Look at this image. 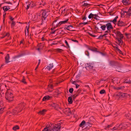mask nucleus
Masks as SVG:
<instances>
[{"mask_svg": "<svg viewBox=\"0 0 131 131\" xmlns=\"http://www.w3.org/2000/svg\"><path fill=\"white\" fill-rule=\"evenodd\" d=\"M29 4L30 5V8L33 7L34 6V5H33L32 3H30V4Z\"/></svg>", "mask_w": 131, "mask_h": 131, "instance_id": "nucleus-47", "label": "nucleus"}, {"mask_svg": "<svg viewBox=\"0 0 131 131\" xmlns=\"http://www.w3.org/2000/svg\"><path fill=\"white\" fill-rule=\"evenodd\" d=\"M50 98V96L49 95L46 96L43 98L42 101H46L48 100Z\"/></svg>", "mask_w": 131, "mask_h": 131, "instance_id": "nucleus-16", "label": "nucleus"}, {"mask_svg": "<svg viewBox=\"0 0 131 131\" xmlns=\"http://www.w3.org/2000/svg\"><path fill=\"white\" fill-rule=\"evenodd\" d=\"M10 19L12 20V21H13V20L14 19V18H13L12 17H11L10 18Z\"/></svg>", "mask_w": 131, "mask_h": 131, "instance_id": "nucleus-59", "label": "nucleus"}, {"mask_svg": "<svg viewBox=\"0 0 131 131\" xmlns=\"http://www.w3.org/2000/svg\"><path fill=\"white\" fill-rule=\"evenodd\" d=\"M88 24V22H84V23H81L79 24L80 25H81L82 24H83V25H85Z\"/></svg>", "mask_w": 131, "mask_h": 131, "instance_id": "nucleus-45", "label": "nucleus"}, {"mask_svg": "<svg viewBox=\"0 0 131 131\" xmlns=\"http://www.w3.org/2000/svg\"><path fill=\"white\" fill-rule=\"evenodd\" d=\"M19 129V127L18 125H16L14 126L13 128V129L14 130H16Z\"/></svg>", "mask_w": 131, "mask_h": 131, "instance_id": "nucleus-26", "label": "nucleus"}, {"mask_svg": "<svg viewBox=\"0 0 131 131\" xmlns=\"http://www.w3.org/2000/svg\"><path fill=\"white\" fill-rule=\"evenodd\" d=\"M76 97L75 96V95H74L73 96V99H75Z\"/></svg>", "mask_w": 131, "mask_h": 131, "instance_id": "nucleus-64", "label": "nucleus"}, {"mask_svg": "<svg viewBox=\"0 0 131 131\" xmlns=\"http://www.w3.org/2000/svg\"><path fill=\"white\" fill-rule=\"evenodd\" d=\"M122 39V38H116V40L118 41V45H122V44L123 42L121 40Z\"/></svg>", "mask_w": 131, "mask_h": 131, "instance_id": "nucleus-17", "label": "nucleus"}, {"mask_svg": "<svg viewBox=\"0 0 131 131\" xmlns=\"http://www.w3.org/2000/svg\"><path fill=\"white\" fill-rule=\"evenodd\" d=\"M74 95H75V96L77 97L79 95V93H77L75 94Z\"/></svg>", "mask_w": 131, "mask_h": 131, "instance_id": "nucleus-58", "label": "nucleus"}, {"mask_svg": "<svg viewBox=\"0 0 131 131\" xmlns=\"http://www.w3.org/2000/svg\"><path fill=\"white\" fill-rule=\"evenodd\" d=\"M6 36H7V37H9V34L8 33H7L6 34Z\"/></svg>", "mask_w": 131, "mask_h": 131, "instance_id": "nucleus-62", "label": "nucleus"}, {"mask_svg": "<svg viewBox=\"0 0 131 131\" xmlns=\"http://www.w3.org/2000/svg\"><path fill=\"white\" fill-rule=\"evenodd\" d=\"M57 51L59 52H61L62 51H63L62 49H57Z\"/></svg>", "mask_w": 131, "mask_h": 131, "instance_id": "nucleus-52", "label": "nucleus"}, {"mask_svg": "<svg viewBox=\"0 0 131 131\" xmlns=\"http://www.w3.org/2000/svg\"><path fill=\"white\" fill-rule=\"evenodd\" d=\"M68 20H69V19H66V20H65L64 21H61V22H62V24H64L66 23L68 21Z\"/></svg>", "mask_w": 131, "mask_h": 131, "instance_id": "nucleus-43", "label": "nucleus"}, {"mask_svg": "<svg viewBox=\"0 0 131 131\" xmlns=\"http://www.w3.org/2000/svg\"><path fill=\"white\" fill-rule=\"evenodd\" d=\"M13 91L10 89H7L5 93V98L8 102L12 101L13 100Z\"/></svg>", "mask_w": 131, "mask_h": 131, "instance_id": "nucleus-2", "label": "nucleus"}, {"mask_svg": "<svg viewBox=\"0 0 131 131\" xmlns=\"http://www.w3.org/2000/svg\"><path fill=\"white\" fill-rule=\"evenodd\" d=\"M3 9L4 11H6L9 9L10 8L8 6H4L3 7Z\"/></svg>", "mask_w": 131, "mask_h": 131, "instance_id": "nucleus-19", "label": "nucleus"}, {"mask_svg": "<svg viewBox=\"0 0 131 131\" xmlns=\"http://www.w3.org/2000/svg\"><path fill=\"white\" fill-rule=\"evenodd\" d=\"M116 49L118 51V52L119 53H120L121 54H122V51L119 49L118 48V47H116Z\"/></svg>", "mask_w": 131, "mask_h": 131, "instance_id": "nucleus-46", "label": "nucleus"}, {"mask_svg": "<svg viewBox=\"0 0 131 131\" xmlns=\"http://www.w3.org/2000/svg\"><path fill=\"white\" fill-rule=\"evenodd\" d=\"M22 110V108H20L18 107H16L14 111H15V112L16 113H18Z\"/></svg>", "mask_w": 131, "mask_h": 131, "instance_id": "nucleus-14", "label": "nucleus"}, {"mask_svg": "<svg viewBox=\"0 0 131 131\" xmlns=\"http://www.w3.org/2000/svg\"><path fill=\"white\" fill-rule=\"evenodd\" d=\"M85 123V122L84 121H83L80 124L79 126L80 127H82L84 125Z\"/></svg>", "mask_w": 131, "mask_h": 131, "instance_id": "nucleus-28", "label": "nucleus"}, {"mask_svg": "<svg viewBox=\"0 0 131 131\" xmlns=\"http://www.w3.org/2000/svg\"><path fill=\"white\" fill-rule=\"evenodd\" d=\"M91 4H88L87 3H84L83 6L84 7L89 6Z\"/></svg>", "mask_w": 131, "mask_h": 131, "instance_id": "nucleus-35", "label": "nucleus"}, {"mask_svg": "<svg viewBox=\"0 0 131 131\" xmlns=\"http://www.w3.org/2000/svg\"><path fill=\"white\" fill-rule=\"evenodd\" d=\"M109 79H101V81H109Z\"/></svg>", "mask_w": 131, "mask_h": 131, "instance_id": "nucleus-42", "label": "nucleus"}, {"mask_svg": "<svg viewBox=\"0 0 131 131\" xmlns=\"http://www.w3.org/2000/svg\"><path fill=\"white\" fill-rule=\"evenodd\" d=\"M65 42L66 43V44L67 45V47L68 48H70V46H69V44H68L67 41L66 40H65Z\"/></svg>", "mask_w": 131, "mask_h": 131, "instance_id": "nucleus-44", "label": "nucleus"}, {"mask_svg": "<svg viewBox=\"0 0 131 131\" xmlns=\"http://www.w3.org/2000/svg\"><path fill=\"white\" fill-rule=\"evenodd\" d=\"M57 19L54 20L53 22V23H52V25L54 27V28H56V27H58L59 26H60V25H61V24H62V23L61 21L60 22H59L58 23H57L56 24V25H55V23L57 21Z\"/></svg>", "mask_w": 131, "mask_h": 131, "instance_id": "nucleus-8", "label": "nucleus"}, {"mask_svg": "<svg viewBox=\"0 0 131 131\" xmlns=\"http://www.w3.org/2000/svg\"><path fill=\"white\" fill-rule=\"evenodd\" d=\"M68 101L69 103L71 104L72 103V97H69L68 99Z\"/></svg>", "mask_w": 131, "mask_h": 131, "instance_id": "nucleus-25", "label": "nucleus"}, {"mask_svg": "<svg viewBox=\"0 0 131 131\" xmlns=\"http://www.w3.org/2000/svg\"><path fill=\"white\" fill-rule=\"evenodd\" d=\"M64 29L65 30L67 29L71 31H73V30L71 28H70L69 26H68L67 27H65L64 28Z\"/></svg>", "mask_w": 131, "mask_h": 131, "instance_id": "nucleus-21", "label": "nucleus"}, {"mask_svg": "<svg viewBox=\"0 0 131 131\" xmlns=\"http://www.w3.org/2000/svg\"><path fill=\"white\" fill-rule=\"evenodd\" d=\"M46 4V3L44 2L43 3H40V5L41 6V7H42V6H44Z\"/></svg>", "mask_w": 131, "mask_h": 131, "instance_id": "nucleus-48", "label": "nucleus"}, {"mask_svg": "<svg viewBox=\"0 0 131 131\" xmlns=\"http://www.w3.org/2000/svg\"><path fill=\"white\" fill-rule=\"evenodd\" d=\"M86 17L85 16L84 17H83V18H82V19L83 20H85L86 19Z\"/></svg>", "mask_w": 131, "mask_h": 131, "instance_id": "nucleus-61", "label": "nucleus"}, {"mask_svg": "<svg viewBox=\"0 0 131 131\" xmlns=\"http://www.w3.org/2000/svg\"><path fill=\"white\" fill-rule=\"evenodd\" d=\"M117 25L121 27L124 26H125V23L122 21L119 20L118 21L117 24Z\"/></svg>", "mask_w": 131, "mask_h": 131, "instance_id": "nucleus-11", "label": "nucleus"}, {"mask_svg": "<svg viewBox=\"0 0 131 131\" xmlns=\"http://www.w3.org/2000/svg\"><path fill=\"white\" fill-rule=\"evenodd\" d=\"M29 26H28V27H27V26H26V28L27 29V34L26 33V30H25V35L26 36V35L27 36L28 35L29 32Z\"/></svg>", "mask_w": 131, "mask_h": 131, "instance_id": "nucleus-23", "label": "nucleus"}, {"mask_svg": "<svg viewBox=\"0 0 131 131\" xmlns=\"http://www.w3.org/2000/svg\"><path fill=\"white\" fill-rule=\"evenodd\" d=\"M48 88H50L51 89V90H50V89H49V91L50 92H51L52 91V89H53V85L51 84L49 85H48Z\"/></svg>", "mask_w": 131, "mask_h": 131, "instance_id": "nucleus-29", "label": "nucleus"}, {"mask_svg": "<svg viewBox=\"0 0 131 131\" xmlns=\"http://www.w3.org/2000/svg\"><path fill=\"white\" fill-rule=\"evenodd\" d=\"M23 56V54H20V55L17 56H16V57H21Z\"/></svg>", "mask_w": 131, "mask_h": 131, "instance_id": "nucleus-56", "label": "nucleus"}, {"mask_svg": "<svg viewBox=\"0 0 131 131\" xmlns=\"http://www.w3.org/2000/svg\"><path fill=\"white\" fill-rule=\"evenodd\" d=\"M122 124H120L118 126H116L114 127L112 129L113 130H119L121 129L122 127Z\"/></svg>", "mask_w": 131, "mask_h": 131, "instance_id": "nucleus-12", "label": "nucleus"}, {"mask_svg": "<svg viewBox=\"0 0 131 131\" xmlns=\"http://www.w3.org/2000/svg\"><path fill=\"white\" fill-rule=\"evenodd\" d=\"M6 13H5V14H4V15H3V21H4V20H5V17L6 16Z\"/></svg>", "mask_w": 131, "mask_h": 131, "instance_id": "nucleus-54", "label": "nucleus"}, {"mask_svg": "<svg viewBox=\"0 0 131 131\" xmlns=\"http://www.w3.org/2000/svg\"><path fill=\"white\" fill-rule=\"evenodd\" d=\"M117 90H121L123 89L124 88V86H121L120 87H117Z\"/></svg>", "mask_w": 131, "mask_h": 131, "instance_id": "nucleus-39", "label": "nucleus"}, {"mask_svg": "<svg viewBox=\"0 0 131 131\" xmlns=\"http://www.w3.org/2000/svg\"><path fill=\"white\" fill-rule=\"evenodd\" d=\"M85 65V68L87 70L90 71L92 70L93 65L92 63H87Z\"/></svg>", "mask_w": 131, "mask_h": 131, "instance_id": "nucleus-5", "label": "nucleus"}, {"mask_svg": "<svg viewBox=\"0 0 131 131\" xmlns=\"http://www.w3.org/2000/svg\"><path fill=\"white\" fill-rule=\"evenodd\" d=\"M30 5H29V4L27 5V8H26V9H28L29 8H30Z\"/></svg>", "mask_w": 131, "mask_h": 131, "instance_id": "nucleus-55", "label": "nucleus"}, {"mask_svg": "<svg viewBox=\"0 0 131 131\" xmlns=\"http://www.w3.org/2000/svg\"><path fill=\"white\" fill-rule=\"evenodd\" d=\"M61 124L59 123L57 125L55 124H51L46 126L42 131H58L61 128Z\"/></svg>", "mask_w": 131, "mask_h": 131, "instance_id": "nucleus-1", "label": "nucleus"}, {"mask_svg": "<svg viewBox=\"0 0 131 131\" xmlns=\"http://www.w3.org/2000/svg\"><path fill=\"white\" fill-rule=\"evenodd\" d=\"M63 112L65 114L69 115L71 114V111L69 108H66L63 110Z\"/></svg>", "mask_w": 131, "mask_h": 131, "instance_id": "nucleus-7", "label": "nucleus"}, {"mask_svg": "<svg viewBox=\"0 0 131 131\" xmlns=\"http://www.w3.org/2000/svg\"><path fill=\"white\" fill-rule=\"evenodd\" d=\"M80 76V74H78L76 75V77L78 78Z\"/></svg>", "mask_w": 131, "mask_h": 131, "instance_id": "nucleus-63", "label": "nucleus"}, {"mask_svg": "<svg viewBox=\"0 0 131 131\" xmlns=\"http://www.w3.org/2000/svg\"><path fill=\"white\" fill-rule=\"evenodd\" d=\"M9 55L7 54L6 56L5 59V62L6 63L9 62L10 61H9Z\"/></svg>", "mask_w": 131, "mask_h": 131, "instance_id": "nucleus-15", "label": "nucleus"}, {"mask_svg": "<svg viewBox=\"0 0 131 131\" xmlns=\"http://www.w3.org/2000/svg\"><path fill=\"white\" fill-rule=\"evenodd\" d=\"M48 14L46 10H44L43 12L42 16H41V25H42L45 23L47 20L46 18L48 16Z\"/></svg>", "mask_w": 131, "mask_h": 131, "instance_id": "nucleus-3", "label": "nucleus"}, {"mask_svg": "<svg viewBox=\"0 0 131 131\" xmlns=\"http://www.w3.org/2000/svg\"><path fill=\"white\" fill-rule=\"evenodd\" d=\"M47 111L45 110H43L42 111H40L39 113L38 114H40L41 115H43L45 114V112Z\"/></svg>", "mask_w": 131, "mask_h": 131, "instance_id": "nucleus-22", "label": "nucleus"}, {"mask_svg": "<svg viewBox=\"0 0 131 131\" xmlns=\"http://www.w3.org/2000/svg\"><path fill=\"white\" fill-rule=\"evenodd\" d=\"M95 19L98 20H99V16H98V15L97 14H95L94 15V17H93Z\"/></svg>", "mask_w": 131, "mask_h": 131, "instance_id": "nucleus-34", "label": "nucleus"}, {"mask_svg": "<svg viewBox=\"0 0 131 131\" xmlns=\"http://www.w3.org/2000/svg\"><path fill=\"white\" fill-rule=\"evenodd\" d=\"M116 79H117L116 78H114L113 79H111V81H112V82H113V81H116Z\"/></svg>", "mask_w": 131, "mask_h": 131, "instance_id": "nucleus-53", "label": "nucleus"}, {"mask_svg": "<svg viewBox=\"0 0 131 131\" xmlns=\"http://www.w3.org/2000/svg\"><path fill=\"white\" fill-rule=\"evenodd\" d=\"M116 34L118 36H119L120 38H123V35L119 31H117L115 32Z\"/></svg>", "mask_w": 131, "mask_h": 131, "instance_id": "nucleus-13", "label": "nucleus"}, {"mask_svg": "<svg viewBox=\"0 0 131 131\" xmlns=\"http://www.w3.org/2000/svg\"><path fill=\"white\" fill-rule=\"evenodd\" d=\"M53 67V63H50L49 64V65L47 66L46 68L48 70H50L52 69Z\"/></svg>", "mask_w": 131, "mask_h": 131, "instance_id": "nucleus-18", "label": "nucleus"}, {"mask_svg": "<svg viewBox=\"0 0 131 131\" xmlns=\"http://www.w3.org/2000/svg\"><path fill=\"white\" fill-rule=\"evenodd\" d=\"M4 110V108H2L0 109V114H2Z\"/></svg>", "mask_w": 131, "mask_h": 131, "instance_id": "nucleus-37", "label": "nucleus"}, {"mask_svg": "<svg viewBox=\"0 0 131 131\" xmlns=\"http://www.w3.org/2000/svg\"><path fill=\"white\" fill-rule=\"evenodd\" d=\"M110 65L111 66L114 65L115 64V62L114 61H111L110 62Z\"/></svg>", "mask_w": 131, "mask_h": 131, "instance_id": "nucleus-31", "label": "nucleus"}, {"mask_svg": "<svg viewBox=\"0 0 131 131\" xmlns=\"http://www.w3.org/2000/svg\"><path fill=\"white\" fill-rule=\"evenodd\" d=\"M25 105V104L24 103H21L19 104L18 107L20 108H22L23 110Z\"/></svg>", "mask_w": 131, "mask_h": 131, "instance_id": "nucleus-20", "label": "nucleus"}, {"mask_svg": "<svg viewBox=\"0 0 131 131\" xmlns=\"http://www.w3.org/2000/svg\"><path fill=\"white\" fill-rule=\"evenodd\" d=\"M122 3L125 5H127L130 4V0H122Z\"/></svg>", "mask_w": 131, "mask_h": 131, "instance_id": "nucleus-10", "label": "nucleus"}, {"mask_svg": "<svg viewBox=\"0 0 131 131\" xmlns=\"http://www.w3.org/2000/svg\"><path fill=\"white\" fill-rule=\"evenodd\" d=\"M118 17L117 16H116L113 20H111L110 21L111 22H112L114 24H115L116 23L117 21V19L118 18Z\"/></svg>", "mask_w": 131, "mask_h": 131, "instance_id": "nucleus-24", "label": "nucleus"}, {"mask_svg": "<svg viewBox=\"0 0 131 131\" xmlns=\"http://www.w3.org/2000/svg\"><path fill=\"white\" fill-rule=\"evenodd\" d=\"M103 37L102 35L100 36L97 38L99 39H101Z\"/></svg>", "mask_w": 131, "mask_h": 131, "instance_id": "nucleus-50", "label": "nucleus"}, {"mask_svg": "<svg viewBox=\"0 0 131 131\" xmlns=\"http://www.w3.org/2000/svg\"><path fill=\"white\" fill-rule=\"evenodd\" d=\"M72 41L74 42H77V43H78V41L76 40H75V39H71Z\"/></svg>", "mask_w": 131, "mask_h": 131, "instance_id": "nucleus-49", "label": "nucleus"}, {"mask_svg": "<svg viewBox=\"0 0 131 131\" xmlns=\"http://www.w3.org/2000/svg\"><path fill=\"white\" fill-rule=\"evenodd\" d=\"M88 53V54H86L88 56H89V53L88 51H85V53L86 54L87 53Z\"/></svg>", "mask_w": 131, "mask_h": 131, "instance_id": "nucleus-57", "label": "nucleus"}, {"mask_svg": "<svg viewBox=\"0 0 131 131\" xmlns=\"http://www.w3.org/2000/svg\"><path fill=\"white\" fill-rule=\"evenodd\" d=\"M105 93V91L103 89L101 90L100 92V93L101 94H103Z\"/></svg>", "mask_w": 131, "mask_h": 131, "instance_id": "nucleus-36", "label": "nucleus"}, {"mask_svg": "<svg viewBox=\"0 0 131 131\" xmlns=\"http://www.w3.org/2000/svg\"><path fill=\"white\" fill-rule=\"evenodd\" d=\"M15 24V22L14 21H12V24H11V27H13Z\"/></svg>", "mask_w": 131, "mask_h": 131, "instance_id": "nucleus-38", "label": "nucleus"}, {"mask_svg": "<svg viewBox=\"0 0 131 131\" xmlns=\"http://www.w3.org/2000/svg\"><path fill=\"white\" fill-rule=\"evenodd\" d=\"M106 26L108 30H110L111 29H112L113 28L111 24L110 23H108L106 25Z\"/></svg>", "mask_w": 131, "mask_h": 131, "instance_id": "nucleus-9", "label": "nucleus"}, {"mask_svg": "<svg viewBox=\"0 0 131 131\" xmlns=\"http://www.w3.org/2000/svg\"><path fill=\"white\" fill-rule=\"evenodd\" d=\"M126 117L128 119L131 120V115L129 114H128L126 115Z\"/></svg>", "mask_w": 131, "mask_h": 131, "instance_id": "nucleus-30", "label": "nucleus"}, {"mask_svg": "<svg viewBox=\"0 0 131 131\" xmlns=\"http://www.w3.org/2000/svg\"><path fill=\"white\" fill-rule=\"evenodd\" d=\"M112 125H108L107 126V127L110 128V127H112Z\"/></svg>", "mask_w": 131, "mask_h": 131, "instance_id": "nucleus-60", "label": "nucleus"}, {"mask_svg": "<svg viewBox=\"0 0 131 131\" xmlns=\"http://www.w3.org/2000/svg\"><path fill=\"white\" fill-rule=\"evenodd\" d=\"M128 95V94L127 93H123L121 92L118 93L116 95V96L117 97L119 98L126 97Z\"/></svg>", "mask_w": 131, "mask_h": 131, "instance_id": "nucleus-4", "label": "nucleus"}, {"mask_svg": "<svg viewBox=\"0 0 131 131\" xmlns=\"http://www.w3.org/2000/svg\"><path fill=\"white\" fill-rule=\"evenodd\" d=\"M72 83L75 85L76 89L78 88L80 86V85L78 84L77 82H72Z\"/></svg>", "mask_w": 131, "mask_h": 131, "instance_id": "nucleus-32", "label": "nucleus"}, {"mask_svg": "<svg viewBox=\"0 0 131 131\" xmlns=\"http://www.w3.org/2000/svg\"><path fill=\"white\" fill-rule=\"evenodd\" d=\"M51 105L54 108H56L58 106V105L56 103H52L51 104Z\"/></svg>", "mask_w": 131, "mask_h": 131, "instance_id": "nucleus-27", "label": "nucleus"}, {"mask_svg": "<svg viewBox=\"0 0 131 131\" xmlns=\"http://www.w3.org/2000/svg\"><path fill=\"white\" fill-rule=\"evenodd\" d=\"M106 27V26H105V25H104L103 26H101V28L103 30H105Z\"/></svg>", "mask_w": 131, "mask_h": 131, "instance_id": "nucleus-40", "label": "nucleus"}, {"mask_svg": "<svg viewBox=\"0 0 131 131\" xmlns=\"http://www.w3.org/2000/svg\"><path fill=\"white\" fill-rule=\"evenodd\" d=\"M94 14H93L92 13H90L88 16V18L89 19L93 18L94 17Z\"/></svg>", "mask_w": 131, "mask_h": 131, "instance_id": "nucleus-33", "label": "nucleus"}, {"mask_svg": "<svg viewBox=\"0 0 131 131\" xmlns=\"http://www.w3.org/2000/svg\"><path fill=\"white\" fill-rule=\"evenodd\" d=\"M69 91L70 93H72L73 91V89L72 88H71L69 89Z\"/></svg>", "mask_w": 131, "mask_h": 131, "instance_id": "nucleus-41", "label": "nucleus"}, {"mask_svg": "<svg viewBox=\"0 0 131 131\" xmlns=\"http://www.w3.org/2000/svg\"><path fill=\"white\" fill-rule=\"evenodd\" d=\"M41 16L40 15H36L34 16L33 18L34 21H40L41 22Z\"/></svg>", "mask_w": 131, "mask_h": 131, "instance_id": "nucleus-6", "label": "nucleus"}, {"mask_svg": "<svg viewBox=\"0 0 131 131\" xmlns=\"http://www.w3.org/2000/svg\"><path fill=\"white\" fill-rule=\"evenodd\" d=\"M14 110H15V109L13 110L12 111V113L13 114H16V113H15V111H14Z\"/></svg>", "mask_w": 131, "mask_h": 131, "instance_id": "nucleus-51", "label": "nucleus"}]
</instances>
